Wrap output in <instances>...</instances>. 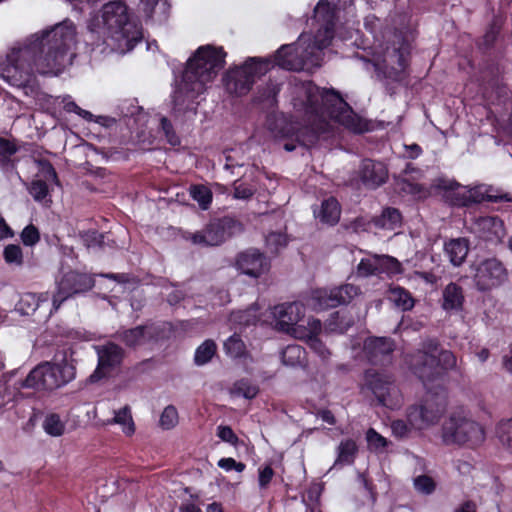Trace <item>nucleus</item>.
Listing matches in <instances>:
<instances>
[{
  "instance_id": "f257e3e1",
  "label": "nucleus",
  "mask_w": 512,
  "mask_h": 512,
  "mask_svg": "<svg viewBox=\"0 0 512 512\" xmlns=\"http://www.w3.org/2000/svg\"><path fill=\"white\" fill-rule=\"evenodd\" d=\"M291 95L293 108L302 119L303 127L296 128L284 119L270 127L275 139L287 140L283 147L288 152L295 150L294 141L306 148L314 146L331 132L335 123L356 133L365 130L362 121L334 90L320 89L308 81L294 84Z\"/></svg>"
},
{
  "instance_id": "f03ea898",
  "label": "nucleus",
  "mask_w": 512,
  "mask_h": 512,
  "mask_svg": "<svg viewBox=\"0 0 512 512\" xmlns=\"http://www.w3.org/2000/svg\"><path fill=\"white\" fill-rule=\"evenodd\" d=\"M75 45L76 27L64 20L0 56V78L13 87L33 91L36 74L58 76L72 65Z\"/></svg>"
},
{
  "instance_id": "7ed1b4c3",
  "label": "nucleus",
  "mask_w": 512,
  "mask_h": 512,
  "mask_svg": "<svg viewBox=\"0 0 512 512\" xmlns=\"http://www.w3.org/2000/svg\"><path fill=\"white\" fill-rule=\"evenodd\" d=\"M226 53L222 48L201 46L187 61L182 79L172 95L174 113L194 111L196 99L204 93L224 67Z\"/></svg>"
},
{
  "instance_id": "20e7f679",
  "label": "nucleus",
  "mask_w": 512,
  "mask_h": 512,
  "mask_svg": "<svg viewBox=\"0 0 512 512\" xmlns=\"http://www.w3.org/2000/svg\"><path fill=\"white\" fill-rule=\"evenodd\" d=\"M92 45L106 44L111 50H131L142 39L140 27L130 19L127 6L119 1L106 3L88 22Z\"/></svg>"
},
{
  "instance_id": "39448f33",
  "label": "nucleus",
  "mask_w": 512,
  "mask_h": 512,
  "mask_svg": "<svg viewBox=\"0 0 512 512\" xmlns=\"http://www.w3.org/2000/svg\"><path fill=\"white\" fill-rule=\"evenodd\" d=\"M315 18L322 22L318 32L311 36L302 33L295 46L282 45L274 56V63L286 70H301L305 65L320 64L321 51L328 47L334 36V11L327 1L318 2Z\"/></svg>"
},
{
  "instance_id": "423d86ee",
  "label": "nucleus",
  "mask_w": 512,
  "mask_h": 512,
  "mask_svg": "<svg viewBox=\"0 0 512 512\" xmlns=\"http://www.w3.org/2000/svg\"><path fill=\"white\" fill-rule=\"evenodd\" d=\"M75 378V368L66 359L65 353L56 354L53 362L36 366L20 384L21 388L54 390Z\"/></svg>"
},
{
  "instance_id": "0eeeda50",
  "label": "nucleus",
  "mask_w": 512,
  "mask_h": 512,
  "mask_svg": "<svg viewBox=\"0 0 512 512\" xmlns=\"http://www.w3.org/2000/svg\"><path fill=\"white\" fill-rule=\"evenodd\" d=\"M445 445L477 447L485 441L484 428L464 412H453L441 427Z\"/></svg>"
},
{
  "instance_id": "6e6552de",
  "label": "nucleus",
  "mask_w": 512,
  "mask_h": 512,
  "mask_svg": "<svg viewBox=\"0 0 512 512\" xmlns=\"http://www.w3.org/2000/svg\"><path fill=\"white\" fill-rule=\"evenodd\" d=\"M447 409V395L443 388L433 393L428 390L419 404L407 410V421L416 430H424L439 422Z\"/></svg>"
},
{
  "instance_id": "1a4fd4ad",
  "label": "nucleus",
  "mask_w": 512,
  "mask_h": 512,
  "mask_svg": "<svg viewBox=\"0 0 512 512\" xmlns=\"http://www.w3.org/2000/svg\"><path fill=\"white\" fill-rule=\"evenodd\" d=\"M305 305L302 302L284 303L274 307L273 317L278 330L294 338H305L311 331L318 329V319L308 318L307 324L300 323L304 316Z\"/></svg>"
},
{
  "instance_id": "9d476101",
  "label": "nucleus",
  "mask_w": 512,
  "mask_h": 512,
  "mask_svg": "<svg viewBox=\"0 0 512 512\" xmlns=\"http://www.w3.org/2000/svg\"><path fill=\"white\" fill-rule=\"evenodd\" d=\"M269 64V60L250 58L241 67L231 69L224 78L227 91L235 95L246 94L251 89L255 77L268 71Z\"/></svg>"
},
{
  "instance_id": "9b49d317",
  "label": "nucleus",
  "mask_w": 512,
  "mask_h": 512,
  "mask_svg": "<svg viewBox=\"0 0 512 512\" xmlns=\"http://www.w3.org/2000/svg\"><path fill=\"white\" fill-rule=\"evenodd\" d=\"M365 386L375 395L379 404L385 407L395 409L402 403L401 393L389 375L367 371Z\"/></svg>"
},
{
  "instance_id": "f8f14e48",
  "label": "nucleus",
  "mask_w": 512,
  "mask_h": 512,
  "mask_svg": "<svg viewBox=\"0 0 512 512\" xmlns=\"http://www.w3.org/2000/svg\"><path fill=\"white\" fill-rule=\"evenodd\" d=\"M94 279L87 274L70 271L57 282L56 291L52 295L53 311H57L62 303L72 296L87 292L94 287Z\"/></svg>"
},
{
  "instance_id": "ddd939ff",
  "label": "nucleus",
  "mask_w": 512,
  "mask_h": 512,
  "mask_svg": "<svg viewBox=\"0 0 512 512\" xmlns=\"http://www.w3.org/2000/svg\"><path fill=\"white\" fill-rule=\"evenodd\" d=\"M411 369L414 374L421 380L427 390H431L434 386L442 387L441 369L436 363V354L425 351H418L412 355L410 360Z\"/></svg>"
},
{
  "instance_id": "4468645a",
  "label": "nucleus",
  "mask_w": 512,
  "mask_h": 512,
  "mask_svg": "<svg viewBox=\"0 0 512 512\" xmlns=\"http://www.w3.org/2000/svg\"><path fill=\"white\" fill-rule=\"evenodd\" d=\"M473 279L480 291H487L503 284L508 277L504 265L495 258L485 259L475 265Z\"/></svg>"
},
{
  "instance_id": "2eb2a0df",
  "label": "nucleus",
  "mask_w": 512,
  "mask_h": 512,
  "mask_svg": "<svg viewBox=\"0 0 512 512\" xmlns=\"http://www.w3.org/2000/svg\"><path fill=\"white\" fill-rule=\"evenodd\" d=\"M98 365L95 371L89 376V382L96 383L108 376L113 370L117 369L123 360L124 351L115 343L97 346Z\"/></svg>"
},
{
  "instance_id": "dca6fc26",
  "label": "nucleus",
  "mask_w": 512,
  "mask_h": 512,
  "mask_svg": "<svg viewBox=\"0 0 512 512\" xmlns=\"http://www.w3.org/2000/svg\"><path fill=\"white\" fill-rule=\"evenodd\" d=\"M230 221L218 220L208 224L203 230L193 233L190 237L194 244L202 246H217L229 237Z\"/></svg>"
},
{
  "instance_id": "f3484780",
  "label": "nucleus",
  "mask_w": 512,
  "mask_h": 512,
  "mask_svg": "<svg viewBox=\"0 0 512 512\" xmlns=\"http://www.w3.org/2000/svg\"><path fill=\"white\" fill-rule=\"evenodd\" d=\"M473 231L479 238L492 244L502 242L506 235L503 221L497 216H485L475 220Z\"/></svg>"
},
{
  "instance_id": "a211bd4d",
  "label": "nucleus",
  "mask_w": 512,
  "mask_h": 512,
  "mask_svg": "<svg viewBox=\"0 0 512 512\" xmlns=\"http://www.w3.org/2000/svg\"><path fill=\"white\" fill-rule=\"evenodd\" d=\"M237 268L251 277H259L269 269L266 257L257 250H248L241 253L236 262Z\"/></svg>"
},
{
  "instance_id": "6ab92c4d",
  "label": "nucleus",
  "mask_w": 512,
  "mask_h": 512,
  "mask_svg": "<svg viewBox=\"0 0 512 512\" xmlns=\"http://www.w3.org/2000/svg\"><path fill=\"white\" fill-rule=\"evenodd\" d=\"M360 178L365 186L374 189L387 181L388 169L380 161L366 159L361 164Z\"/></svg>"
},
{
  "instance_id": "aec40b11",
  "label": "nucleus",
  "mask_w": 512,
  "mask_h": 512,
  "mask_svg": "<svg viewBox=\"0 0 512 512\" xmlns=\"http://www.w3.org/2000/svg\"><path fill=\"white\" fill-rule=\"evenodd\" d=\"M393 351V342L388 338H370L364 343V352L372 363L381 362Z\"/></svg>"
},
{
  "instance_id": "412c9836",
  "label": "nucleus",
  "mask_w": 512,
  "mask_h": 512,
  "mask_svg": "<svg viewBox=\"0 0 512 512\" xmlns=\"http://www.w3.org/2000/svg\"><path fill=\"white\" fill-rule=\"evenodd\" d=\"M332 300L333 294L331 289H315L304 296L303 303L305 307L315 312H320L329 308H335Z\"/></svg>"
},
{
  "instance_id": "4be33fe9",
  "label": "nucleus",
  "mask_w": 512,
  "mask_h": 512,
  "mask_svg": "<svg viewBox=\"0 0 512 512\" xmlns=\"http://www.w3.org/2000/svg\"><path fill=\"white\" fill-rule=\"evenodd\" d=\"M469 252V241L466 238H453L445 242L444 253L450 263L458 267L463 264Z\"/></svg>"
},
{
  "instance_id": "5701e85b",
  "label": "nucleus",
  "mask_w": 512,
  "mask_h": 512,
  "mask_svg": "<svg viewBox=\"0 0 512 512\" xmlns=\"http://www.w3.org/2000/svg\"><path fill=\"white\" fill-rule=\"evenodd\" d=\"M464 293L461 286L449 283L442 292V308L447 312H459L463 308Z\"/></svg>"
},
{
  "instance_id": "b1692460",
  "label": "nucleus",
  "mask_w": 512,
  "mask_h": 512,
  "mask_svg": "<svg viewBox=\"0 0 512 512\" xmlns=\"http://www.w3.org/2000/svg\"><path fill=\"white\" fill-rule=\"evenodd\" d=\"M104 425L117 424L121 426L122 432L126 436H132L135 433L136 427L132 417L131 408L126 405L123 408L114 411V416L111 419L106 420Z\"/></svg>"
},
{
  "instance_id": "393cba45",
  "label": "nucleus",
  "mask_w": 512,
  "mask_h": 512,
  "mask_svg": "<svg viewBox=\"0 0 512 512\" xmlns=\"http://www.w3.org/2000/svg\"><path fill=\"white\" fill-rule=\"evenodd\" d=\"M376 227L386 230H396L402 225V216L396 208H385L379 217L373 220Z\"/></svg>"
},
{
  "instance_id": "a878e982",
  "label": "nucleus",
  "mask_w": 512,
  "mask_h": 512,
  "mask_svg": "<svg viewBox=\"0 0 512 512\" xmlns=\"http://www.w3.org/2000/svg\"><path fill=\"white\" fill-rule=\"evenodd\" d=\"M340 214L341 208L338 201L335 198L330 197L322 202L317 217L323 223L334 225L339 221Z\"/></svg>"
},
{
  "instance_id": "bb28decb",
  "label": "nucleus",
  "mask_w": 512,
  "mask_h": 512,
  "mask_svg": "<svg viewBox=\"0 0 512 512\" xmlns=\"http://www.w3.org/2000/svg\"><path fill=\"white\" fill-rule=\"evenodd\" d=\"M457 196L455 204L458 206H468L471 203L486 201V185H479L468 190L464 189L459 191Z\"/></svg>"
},
{
  "instance_id": "cd10ccee",
  "label": "nucleus",
  "mask_w": 512,
  "mask_h": 512,
  "mask_svg": "<svg viewBox=\"0 0 512 512\" xmlns=\"http://www.w3.org/2000/svg\"><path fill=\"white\" fill-rule=\"evenodd\" d=\"M388 299L402 311H408L414 307L412 296L401 287H391L388 292Z\"/></svg>"
},
{
  "instance_id": "c85d7f7f",
  "label": "nucleus",
  "mask_w": 512,
  "mask_h": 512,
  "mask_svg": "<svg viewBox=\"0 0 512 512\" xmlns=\"http://www.w3.org/2000/svg\"><path fill=\"white\" fill-rule=\"evenodd\" d=\"M333 300L335 307L349 303L352 299L359 295V287L352 284H345L339 287L333 288Z\"/></svg>"
},
{
  "instance_id": "c756f323",
  "label": "nucleus",
  "mask_w": 512,
  "mask_h": 512,
  "mask_svg": "<svg viewBox=\"0 0 512 512\" xmlns=\"http://www.w3.org/2000/svg\"><path fill=\"white\" fill-rule=\"evenodd\" d=\"M322 330L321 321L318 320V329L316 331H311L310 335L305 338H298L299 340L305 341L308 343L309 347L319 355V357L323 360H326L330 356L329 350L323 344V342L318 338Z\"/></svg>"
},
{
  "instance_id": "7c9ffc66",
  "label": "nucleus",
  "mask_w": 512,
  "mask_h": 512,
  "mask_svg": "<svg viewBox=\"0 0 512 512\" xmlns=\"http://www.w3.org/2000/svg\"><path fill=\"white\" fill-rule=\"evenodd\" d=\"M217 350L216 343L213 340H205L195 351L194 362L197 366H202L211 361Z\"/></svg>"
},
{
  "instance_id": "2f4dec72",
  "label": "nucleus",
  "mask_w": 512,
  "mask_h": 512,
  "mask_svg": "<svg viewBox=\"0 0 512 512\" xmlns=\"http://www.w3.org/2000/svg\"><path fill=\"white\" fill-rule=\"evenodd\" d=\"M357 450L358 448L354 440L346 439L341 441L338 446V456L336 462L351 464L354 461Z\"/></svg>"
},
{
  "instance_id": "473e14b6",
  "label": "nucleus",
  "mask_w": 512,
  "mask_h": 512,
  "mask_svg": "<svg viewBox=\"0 0 512 512\" xmlns=\"http://www.w3.org/2000/svg\"><path fill=\"white\" fill-rule=\"evenodd\" d=\"M226 354L232 358H241L246 355V346L242 339L234 334L224 342Z\"/></svg>"
},
{
  "instance_id": "72a5a7b5",
  "label": "nucleus",
  "mask_w": 512,
  "mask_h": 512,
  "mask_svg": "<svg viewBox=\"0 0 512 512\" xmlns=\"http://www.w3.org/2000/svg\"><path fill=\"white\" fill-rule=\"evenodd\" d=\"M496 435L502 446L512 453V419L502 420L497 425Z\"/></svg>"
},
{
  "instance_id": "f704fd0d",
  "label": "nucleus",
  "mask_w": 512,
  "mask_h": 512,
  "mask_svg": "<svg viewBox=\"0 0 512 512\" xmlns=\"http://www.w3.org/2000/svg\"><path fill=\"white\" fill-rule=\"evenodd\" d=\"M305 351L299 345H288L282 351V361L285 365L295 366L304 359Z\"/></svg>"
},
{
  "instance_id": "c9c22d12",
  "label": "nucleus",
  "mask_w": 512,
  "mask_h": 512,
  "mask_svg": "<svg viewBox=\"0 0 512 512\" xmlns=\"http://www.w3.org/2000/svg\"><path fill=\"white\" fill-rule=\"evenodd\" d=\"M144 326H138L132 329L125 330L121 333V340L128 346H137L145 342Z\"/></svg>"
},
{
  "instance_id": "e433bc0d",
  "label": "nucleus",
  "mask_w": 512,
  "mask_h": 512,
  "mask_svg": "<svg viewBox=\"0 0 512 512\" xmlns=\"http://www.w3.org/2000/svg\"><path fill=\"white\" fill-rule=\"evenodd\" d=\"M431 352L436 354V363L438 367L441 369L442 376L444 375L445 371L454 369L456 367L457 360L455 355L451 351H438L436 348H434L433 350H431Z\"/></svg>"
},
{
  "instance_id": "4c0bfd02",
  "label": "nucleus",
  "mask_w": 512,
  "mask_h": 512,
  "mask_svg": "<svg viewBox=\"0 0 512 512\" xmlns=\"http://www.w3.org/2000/svg\"><path fill=\"white\" fill-rule=\"evenodd\" d=\"M43 429L51 436L58 437L64 433L65 424L57 414H49L43 422Z\"/></svg>"
},
{
  "instance_id": "58836bf2",
  "label": "nucleus",
  "mask_w": 512,
  "mask_h": 512,
  "mask_svg": "<svg viewBox=\"0 0 512 512\" xmlns=\"http://www.w3.org/2000/svg\"><path fill=\"white\" fill-rule=\"evenodd\" d=\"M190 195L203 210L208 209L212 201V193L207 187L194 185L190 188Z\"/></svg>"
},
{
  "instance_id": "ea45409f",
  "label": "nucleus",
  "mask_w": 512,
  "mask_h": 512,
  "mask_svg": "<svg viewBox=\"0 0 512 512\" xmlns=\"http://www.w3.org/2000/svg\"><path fill=\"white\" fill-rule=\"evenodd\" d=\"M378 272L379 274H397L401 272L400 262L388 255H378Z\"/></svg>"
},
{
  "instance_id": "a19ab883",
  "label": "nucleus",
  "mask_w": 512,
  "mask_h": 512,
  "mask_svg": "<svg viewBox=\"0 0 512 512\" xmlns=\"http://www.w3.org/2000/svg\"><path fill=\"white\" fill-rule=\"evenodd\" d=\"M378 261V255L362 259L357 266L358 274L363 277L378 275Z\"/></svg>"
},
{
  "instance_id": "79ce46f5",
  "label": "nucleus",
  "mask_w": 512,
  "mask_h": 512,
  "mask_svg": "<svg viewBox=\"0 0 512 512\" xmlns=\"http://www.w3.org/2000/svg\"><path fill=\"white\" fill-rule=\"evenodd\" d=\"M265 242L269 252L277 253L287 245L288 240L285 234L273 232L266 236Z\"/></svg>"
},
{
  "instance_id": "37998d69",
  "label": "nucleus",
  "mask_w": 512,
  "mask_h": 512,
  "mask_svg": "<svg viewBox=\"0 0 512 512\" xmlns=\"http://www.w3.org/2000/svg\"><path fill=\"white\" fill-rule=\"evenodd\" d=\"M258 387L247 380H240L234 384L233 393L246 399H253L258 394Z\"/></svg>"
},
{
  "instance_id": "c03bdc74",
  "label": "nucleus",
  "mask_w": 512,
  "mask_h": 512,
  "mask_svg": "<svg viewBox=\"0 0 512 512\" xmlns=\"http://www.w3.org/2000/svg\"><path fill=\"white\" fill-rule=\"evenodd\" d=\"M160 426L165 430L174 428L178 423V412L177 409L169 405L167 406L160 416Z\"/></svg>"
},
{
  "instance_id": "a18cd8bd",
  "label": "nucleus",
  "mask_w": 512,
  "mask_h": 512,
  "mask_svg": "<svg viewBox=\"0 0 512 512\" xmlns=\"http://www.w3.org/2000/svg\"><path fill=\"white\" fill-rule=\"evenodd\" d=\"M17 152L14 142L0 137V166L5 167L10 162V157Z\"/></svg>"
},
{
  "instance_id": "49530a36",
  "label": "nucleus",
  "mask_w": 512,
  "mask_h": 512,
  "mask_svg": "<svg viewBox=\"0 0 512 512\" xmlns=\"http://www.w3.org/2000/svg\"><path fill=\"white\" fill-rule=\"evenodd\" d=\"M4 260L7 264L20 266L23 263L22 249L18 245H7L3 252Z\"/></svg>"
},
{
  "instance_id": "de8ad7c7",
  "label": "nucleus",
  "mask_w": 512,
  "mask_h": 512,
  "mask_svg": "<svg viewBox=\"0 0 512 512\" xmlns=\"http://www.w3.org/2000/svg\"><path fill=\"white\" fill-rule=\"evenodd\" d=\"M351 325V320L344 321V316H341L340 312H335L331 315L327 327L331 332L344 333Z\"/></svg>"
},
{
  "instance_id": "09e8293b",
  "label": "nucleus",
  "mask_w": 512,
  "mask_h": 512,
  "mask_svg": "<svg viewBox=\"0 0 512 512\" xmlns=\"http://www.w3.org/2000/svg\"><path fill=\"white\" fill-rule=\"evenodd\" d=\"M366 440L368 447L371 450L379 451L384 449L388 445V441L385 437L377 433L373 428H370L366 432Z\"/></svg>"
},
{
  "instance_id": "8fccbe9b",
  "label": "nucleus",
  "mask_w": 512,
  "mask_h": 512,
  "mask_svg": "<svg viewBox=\"0 0 512 512\" xmlns=\"http://www.w3.org/2000/svg\"><path fill=\"white\" fill-rule=\"evenodd\" d=\"M396 187L397 189L405 194H411L413 196H421V193L423 192L422 186H420L417 183L410 182L409 180L399 177L396 180Z\"/></svg>"
},
{
  "instance_id": "3c124183",
  "label": "nucleus",
  "mask_w": 512,
  "mask_h": 512,
  "mask_svg": "<svg viewBox=\"0 0 512 512\" xmlns=\"http://www.w3.org/2000/svg\"><path fill=\"white\" fill-rule=\"evenodd\" d=\"M254 308H249L244 311L234 312L231 315V319L234 322H238L240 325L248 326L254 324L257 321Z\"/></svg>"
},
{
  "instance_id": "603ef678",
  "label": "nucleus",
  "mask_w": 512,
  "mask_h": 512,
  "mask_svg": "<svg viewBox=\"0 0 512 512\" xmlns=\"http://www.w3.org/2000/svg\"><path fill=\"white\" fill-rule=\"evenodd\" d=\"M434 480L427 475H420L414 479V488L422 494H431L435 490Z\"/></svg>"
},
{
  "instance_id": "864d4df0",
  "label": "nucleus",
  "mask_w": 512,
  "mask_h": 512,
  "mask_svg": "<svg viewBox=\"0 0 512 512\" xmlns=\"http://www.w3.org/2000/svg\"><path fill=\"white\" fill-rule=\"evenodd\" d=\"M64 109L67 112L76 113L77 115H79L87 121H96L100 123V120L104 119L103 117H98L97 119H94V115L91 112L80 108L74 101L70 99L64 101Z\"/></svg>"
},
{
  "instance_id": "5fc2aeb1",
  "label": "nucleus",
  "mask_w": 512,
  "mask_h": 512,
  "mask_svg": "<svg viewBox=\"0 0 512 512\" xmlns=\"http://www.w3.org/2000/svg\"><path fill=\"white\" fill-rule=\"evenodd\" d=\"M29 193L35 201L41 202L48 195V186L46 182L42 180L33 181L29 187Z\"/></svg>"
},
{
  "instance_id": "6e6d98bb",
  "label": "nucleus",
  "mask_w": 512,
  "mask_h": 512,
  "mask_svg": "<svg viewBox=\"0 0 512 512\" xmlns=\"http://www.w3.org/2000/svg\"><path fill=\"white\" fill-rule=\"evenodd\" d=\"M40 239L37 228L33 225L25 227L21 233V240L26 246L35 245Z\"/></svg>"
},
{
  "instance_id": "4d7b16f0",
  "label": "nucleus",
  "mask_w": 512,
  "mask_h": 512,
  "mask_svg": "<svg viewBox=\"0 0 512 512\" xmlns=\"http://www.w3.org/2000/svg\"><path fill=\"white\" fill-rule=\"evenodd\" d=\"M486 201L489 202H511L512 197L492 186H486Z\"/></svg>"
},
{
  "instance_id": "13d9d810",
  "label": "nucleus",
  "mask_w": 512,
  "mask_h": 512,
  "mask_svg": "<svg viewBox=\"0 0 512 512\" xmlns=\"http://www.w3.org/2000/svg\"><path fill=\"white\" fill-rule=\"evenodd\" d=\"M160 123H161V129H162L167 141L173 146L179 144L180 140H179L178 136L176 135L170 121L166 117H161Z\"/></svg>"
},
{
  "instance_id": "bf43d9fd",
  "label": "nucleus",
  "mask_w": 512,
  "mask_h": 512,
  "mask_svg": "<svg viewBox=\"0 0 512 512\" xmlns=\"http://www.w3.org/2000/svg\"><path fill=\"white\" fill-rule=\"evenodd\" d=\"M384 61L387 65L397 63L398 68H395L397 71H402L406 65L404 54L398 50H394L392 53L387 54Z\"/></svg>"
},
{
  "instance_id": "052dcab7",
  "label": "nucleus",
  "mask_w": 512,
  "mask_h": 512,
  "mask_svg": "<svg viewBox=\"0 0 512 512\" xmlns=\"http://www.w3.org/2000/svg\"><path fill=\"white\" fill-rule=\"evenodd\" d=\"M273 476H274V471L270 466H265V467L260 468L259 475H258V484H259L260 489H262V490L267 489Z\"/></svg>"
},
{
  "instance_id": "680f3d73",
  "label": "nucleus",
  "mask_w": 512,
  "mask_h": 512,
  "mask_svg": "<svg viewBox=\"0 0 512 512\" xmlns=\"http://www.w3.org/2000/svg\"><path fill=\"white\" fill-rule=\"evenodd\" d=\"M217 436L222 441L228 442L232 445H236L238 443V437L229 426H219L217 428Z\"/></svg>"
},
{
  "instance_id": "e2e57ef3",
  "label": "nucleus",
  "mask_w": 512,
  "mask_h": 512,
  "mask_svg": "<svg viewBox=\"0 0 512 512\" xmlns=\"http://www.w3.org/2000/svg\"><path fill=\"white\" fill-rule=\"evenodd\" d=\"M218 466L226 471L236 470L237 472H242L245 469V464L242 462H237L233 458H222L218 461Z\"/></svg>"
},
{
  "instance_id": "0e129e2a",
  "label": "nucleus",
  "mask_w": 512,
  "mask_h": 512,
  "mask_svg": "<svg viewBox=\"0 0 512 512\" xmlns=\"http://www.w3.org/2000/svg\"><path fill=\"white\" fill-rule=\"evenodd\" d=\"M411 428L410 424H406L403 420H395L391 423L392 433L396 437L402 438L407 436Z\"/></svg>"
},
{
  "instance_id": "69168bd1",
  "label": "nucleus",
  "mask_w": 512,
  "mask_h": 512,
  "mask_svg": "<svg viewBox=\"0 0 512 512\" xmlns=\"http://www.w3.org/2000/svg\"><path fill=\"white\" fill-rule=\"evenodd\" d=\"M252 195H253V190L249 186H247L243 183L235 184L234 198L244 200V199L250 198Z\"/></svg>"
},
{
  "instance_id": "338daca9",
  "label": "nucleus",
  "mask_w": 512,
  "mask_h": 512,
  "mask_svg": "<svg viewBox=\"0 0 512 512\" xmlns=\"http://www.w3.org/2000/svg\"><path fill=\"white\" fill-rule=\"evenodd\" d=\"M48 293H42L38 297L34 294H26L21 299V304H34L33 310H35L39 306V301H47Z\"/></svg>"
},
{
  "instance_id": "774afa93",
  "label": "nucleus",
  "mask_w": 512,
  "mask_h": 512,
  "mask_svg": "<svg viewBox=\"0 0 512 512\" xmlns=\"http://www.w3.org/2000/svg\"><path fill=\"white\" fill-rule=\"evenodd\" d=\"M501 366L507 374L512 376V353L504 354L502 356Z\"/></svg>"
}]
</instances>
